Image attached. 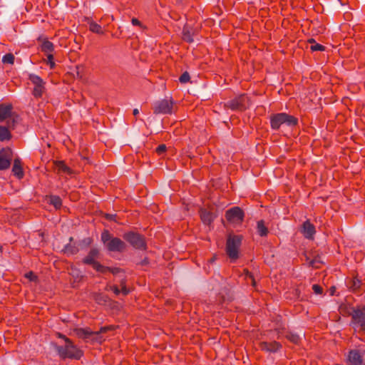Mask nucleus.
Instances as JSON below:
<instances>
[{"mask_svg": "<svg viewBox=\"0 0 365 365\" xmlns=\"http://www.w3.org/2000/svg\"><path fill=\"white\" fill-rule=\"evenodd\" d=\"M105 268H107V269H105L103 272H99L102 273V274H105L106 272L108 271V272H111L113 274H117L123 272V270L120 268H118V267H106L105 266Z\"/></svg>", "mask_w": 365, "mask_h": 365, "instance_id": "obj_33", "label": "nucleus"}, {"mask_svg": "<svg viewBox=\"0 0 365 365\" xmlns=\"http://www.w3.org/2000/svg\"><path fill=\"white\" fill-rule=\"evenodd\" d=\"M312 289L316 294H322L323 293V288L319 284H314Z\"/></svg>", "mask_w": 365, "mask_h": 365, "instance_id": "obj_38", "label": "nucleus"}, {"mask_svg": "<svg viewBox=\"0 0 365 365\" xmlns=\"http://www.w3.org/2000/svg\"><path fill=\"white\" fill-rule=\"evenodd\" d=\"M131 23L133 26H140L141 28L143 27L142 23L136 18H133L131 19Z\"/></svg>", "mask_w": 365, "mask_h": 365, "instance_id": "obj_40", "label": "nucleus"}, {"mask_svg": "<svg viewBox=\"0 0 365 365\" xmlns=\"http://www.w3.org/2000/svg\"><path fill=\"white\" fill-rule=\"evenodd\" d=\"M100 252L96 247H93L90 250L88 255L83 259L82 262L84 264L91 265L92 267L97 272H103L107 268L102 265L97 259L99 257Z\"/></svg>", "mask_w": 365, "mask_h": 365, "instance_id": "obj_7", "label": "nucleus"}, {"mask_svg": "<svg viewBox=\"0 0 365 365\" xmlns=\"http://www.w3.org/2000/svg\"><path fill=\"white\" fill-rule=\"evenodd\" d=\"M174 102L172 98L163 99L156 101L153 107V113L155 115L163 114H172Z\"/></svg>", "mask_w": 365, "mask_h": 365, "instance_id": "obj_10", "label": "nucleus"}, {"mask_svg": "<svg viewBox=\"0 0 365 365\" xmlns=\"http://www.w3.org/2000/svg\"><path fill=\"white\" fill-rule=\"evenodd\" d=\"M166 150V145L165 144H160L155 148V152L159 155H161L165 153Z\"/></svg>", "mask_w": 365, "mask_h": 365, "instance_id": "obj_36", "label": "nucleus"}, {"mask_svg": "<svg viewBox=\"0 0 365 365\" xmlns=\"http://www.w3.org/2000/svg\"><path fill=\"white\" fill-rule=\"evenodd\" d=\"M214 261H215V258H214V257H212V258H211V259H210V262H213Z\"/></svg>", "mask_w": 365, "mask_h": 365, "instance_id": "obj_50", "label": "nucleus"}, {"mask_svg": "<svg viewBox=\"0 0 365 365\" xmlns=\"http://www.w3.org/2000/svg\"><path fill=\"white\" fill-rule=\"evenodd\" d=\"M38 41H41V51L45 54L51 53L54 51V45L52 42L48 40V38H38Z\"/></svg>", "mask_w": 365, "mask_h": 365, "instance_id": "obj_20", "label": "nucleus"}, {"mask_svg": "<svg viewBox=\"0 0 365 365\" xmlns=\"http://www.w3.org/2000/svg\"><path fill=\"white\" fill-rule=\"evenodd\" d=\"M12 160V151L10 148H3L0 150V170L9 168Z\"/></svg>", "mask_w": 365, "mask_h": 365, "instance_id": "obj_14", "label": "nucleus"}, {"mask_svg": "<svg viewBox=\"0 0 365 365\" xmlns=\"http://www.w3.org/2000/svg\"><path fill=\"white\" fill-rule=\"evenodd\" d=\"M243 273H244V275H245V279H247V277H248L249 274H250L251 272H249V270H248V269H245L243 270Z\"/></svg>", "mask_w": 365, "mask_h": 365, "instance_id": "obj_45", "label": "nucleus"}, {"mask_svg": "<svg viewBox=\"0 0 365 365\" xmlns=\"http://www.w3.org/2000/svg\"><path fill=\"white\" fill-rule=\"evenodd\" d=\"M29 79L35 86L33 90V95L36 98H41L44 90V82L43 79L40 76L33 73L29 74Z\"/></svg>", "mask_w": 365, "mask_h": 365, "instance_id": "obj_13", "label": "nucleus"}, {"mask_svg": "<svg viewBox=\"0 0 365 365\" xmlns=\"http://www.w3.org/2000/svg\"><path fill=\"white\" fill-rule=\"evenodd\" d=\"M302 232L307 239H313L316 233L315 227L309 220H307L302 225Z\"/></svg>", "mask_w": 365, "mask_h": 365, "instance_id": "obj_18", "label": "nucleus"}, {"mask_svg": "<svg viewBox=\"0 0 365 365\" xmlns=\"http://www.w3.org/2000/svg\"><path fill=\"white\" fill-rule=\"evenodd\" d=\"M351 320L354 324L359 326L361 331L365 333V306L353 310Z\"/></svg>", "mask_w": 365, "mask_h": 365, "instance_id": "obj_12", "label": "nucleus"}, {"mask_svg": "<svg viewBox=\"0 0 365 365\" xmlns=\"http://www.w3.org/2000/svg\"><path fill=\"white\" fill-rule=\"evenodd\" d=\"M9 127L0 125V141L9 140L12 135L9 130Z\"/></svg>", "mask_w": 365, "mask_h": 365, "instance_id": "obj_24", "label": "nucleus"}, {"mask_svg": "<svg viewBox=\"0 0 365 365\" xmlns=\"http://www.w3.org/2000/svg\"><path fill=\"white\" fill-rule=\"evenodd\" d=\"M245 213L240 207H234L225 212V218L230 223L240 224L244 220Z\"/></svg>", "mask_w": 365, "mask_h": 365, "instance_id": "obj_11", "label": "nucleus"}, {"mask_svg": "<svg viewBox=\"0 0 365 365\" xmlns=\"http://www.w3.org/2000/svg\"><path fill=\"white\" fill-rule=\"evenodd\" d=\"M346 365H365L361 353L358 349H351L348 352Z\"/></svg>", "mask_w": 365, "mask_h": 365, "instance_id": "obj_15", "label": "nucleus"}, {"mask_svg": "<svg viewBox=\"0 0 365 365\" xmlns=\"http://www.w3.org/2000/svg\"><path fill=\"white\" fill-rule=\"evenodd\" d=\"M101 240L108 252H123L126 250L125 242L120 238L114 237L108 230L102 232Z\"/></svg>", "mask_w": 365, "mask_h": 365, "instance_id": "obj_1", "label": "nucleus"}, {"mask_svg": "<svg viewBox=\"0 0 365 365\" xmlns=\"http://www.w3.org/2000/svg\"><path fill=\"white\" fill-rule=\"evenodd\" d=\"M12 173L14 176L21 180L24 176V173L22 168L21 160L19 158H16L14 160Z\"/></svg>", "mask_w": 365, "mask_h": 365, "instance_id": "obj_19", "label": "nucleus"}, {"mask_svg": "<svg viewBox=\"0 0 365 365\" xmlns=\"http://www.w3.org/2000/svg\"><path fill=\"white\" fill-rule=\"evenodd\" d=\"M200 215L201 220L205 225H210L214 220V215L212 212L206 209H200Z\"/></svg>", "mask_w": 365, "mask_h": 365, "instance_id": "obj_21", "label": "nucleus"}, {"mask_svg": "<svg viewBox=\"0 0 365 365\" xmlns=\"http://www.w3.org/2000/svg\"><path fill=\"white\" fill-rule=\"evenodd\" d=\"M310 48L312 51H322L325 50V46H324L323 45L319 44V43H315L314 45H312Z\"/></svg>", "mask_w": 365, "mask_h": 365, "instance_id": "obj_37", "label": "nucleus"}, {"mask_svg": "<svg viewBox=\"0 0 365 365\" xmlns=\"http://www.w3.org/2000/svg\"><path fill=\"white\" fill-rule=\"evenodd\" d=\"M12 110L13 106L11 103L0 104V123L7 120L9 127L14 128L16 121L14 117Z\"/></svg>", "mask_w": 365, "mask_h": 365, "instance_id": "obj_9", "label": "nucleus"}, {"mask_svg": "<svg viewBox=\"0 0 365 365\" xmlns=\"http://www.w3.org/2000/svg\"><path fill=\"white\" fill-rule=\"evenodd\" d=\"M283 124L288 126H295L298 124V119L285 113H276L270 116V125L272 129L277 130Z\"/></svg>", "mask_w": 365, "mask_h": 365, "instance_id": "obj_3", "label": "nucleus"}, {"mask_svg": "<svg viewBox=\"0 0 365 365\" xmlns=\"http://www.w3.org/2000/svg\"><path fill=\"white\" fill-rule=\"evenodd\" d=\"M49 198L51 205H53L56 209L61 208L62 205V200L59 196L51 195Z\"/></svg>", "mask_w": 365, "mask_h": 365, "instance_id": "obj_27", "label": "nucleus"}, {"mask_svg": "<svg viewBox=\"0 0 365 365\" xmlns=\"http://www.w3.org/2000/svg\"><path fill=\"white\" fill-rule=\"evenodd\" d=\"M88 25H89V30L91 32L97 34H101V35L104 34V31H103V28L101 27V26L98 24L96 22H95L93 21H91L88 22Z\"/></svg>", "mask_w": 365, "mask_h": 365, "instance_id": "obj_26", "label": "nucleus"}, {"mask_svg": "<svg viewBox=\"0 0 365 365\" xmlns=\"http://www.w3.org/2000/svg\"><path fill=\"white\" fill-rule=\"evenodd\" d=\"M113 329V326L103 327L98 331H93L89 328H76L73 329V332L76 336L80 339L86 340L91 339V336H95V337L92 338V340L102 342L103 339L101 336H99L100 334L106 333Z\"/></svg>", "mask_w": 365, "mask_h": 365, "instance_id": "obj_5", "label": "nucleus"}, {"mask_svg": "<svg viewBox=\"0 0 365 365\" xmlns=\"http://www.w3.org/2000/svg\"><path fill=\"white\" fill-rule=\"evenodd\" d=\"M63 339L66 342V345L57 347V351L59 356L62 359H79L82 356L83 352L73 344L69 338L63 336Z\"/></svg>", "mask_w": 365, "mask_h": 365, "instance_id": "obj_2", "label": "nucleus"}, {"mask_svg": "<svg viewBox=\"0 0 365 365\" xmlns=\"http://www.w3.org/2000/svg\"><path fill=\"white\" fill-rule=\"evenodd\" d=\"M190 76L188 72H184L179 78V81L181 83H186L190 81Z\"/></svg>", "mask_w": 365, "mask_h": 365, "instance_id": "obj_34", "label": "nucleus"}, {"mask_svg": "<svg viewBox=\"0 0 365 365\" xmlns=\"http://www.w3.org/2000/svg\"><path fill=\"white\" fill-rule=\"evenodd\" d=\"M47 57L46 64L49 66L51 69H53L56 66V63L54 62V57L53 53L46 54Z\"/></svg>", "mask_w": 365, "mask_h": 365, "instance_id": "obj_31", "label": "nucleus"}, {"mask_svg": "<svg viewBox=\"0 0 365 365\" xmlns=\"http://www.w3.org/2000/svg\"><path fill=\"white\" fill-rule=\"evenodd\" d=\"M361 285V282L357 277H354L349 282V287L353 291H357Z\"/></svg>", "mask_w": 365, "mask_h": 365, "instance_id": "obj_28", "label": "nucleus"}, {"mask_svg": "<svg viewBox=\"0 0 365 365\" xmlns=\"http://www.w3.org/2000/svg\"><path fill=\"white\" fill-rule=\"evenodd\" d=\"M63 336H66L62 334H58V337L59 338L63 339Z\"/></svg>", "mask_w": 365, "mask_h": 365, "instance_id": "obj_49", "label": "nucleus"}, {"mask_svg": "<svg viewBox=\"0 0 365 365\" xmlns=\"http://www.w3.org/2000/svg\"><path fill=\"white\" fill-rule=\"evenodd\" d=\"M14 56L9 53H6L5 54L3 58H2V62L4 63H8V64H11V65H13L14 63Z\"/></svg>", "mask_w": 365, "mask_h": 365, "instance_id": "obj_30", "label": "nucleus"}, {"mask_svg": "<svg viewBox=\"0 0 365 365\" xmlns=\"http://www.w3.org/2000/svg\"><path fill=\"white\" fill-rule=\"evenodd\" d=\"M249 106V98L245 95H240L235 98L227 101L225 103V108H228L232 110H245Z\"/></svg>", "mask_w": 365, "mask_h": 365, "instance_id": "obj_8", "label": "nucleus"}, {"mask_svg": "<svg viewBox=\"0 0 365 365\" xmlns=\"http://www.w3.org/2000/svg\"><path fill=\"white\" fill-rule=\"evenodd\" d=\"M73 240V238L72 237H71L69 238L70 242H71ZM78 251H79V249H78V246L76 245V244L68 243L63 248V252L66 255H76L78 252Z\"/></svg>", "mask_w": 365, "mask_h": 365, "instance_id": "obj_23", "label": "nucleus"}, {"mask_svg": "<svg viewBox=\"0 0 365 365\" xmlns=\"http://www.w3.org/2000/svg\"><path fill=\"white\" fill-rule=\"evenodd\" d=\"M126 279L125 277L122 278L120 281V286L121 287V293L126 296L130 292L129 289L126 287Z\"/></svg>", "mask_w": 365, "mask_h": 365, "instance_id": "obj_32", "label": "nucleus"}, {"mask_svg": "<svg viewBox=\"0 0 365 365\" xmlns=\"http://www.w3.org/2000/svg\"><path fill=\"white\" fill-rule=\"evenodd\" d=\"M139 113V110L138 108H135L133 110V114L134 115H137Z\"/></svg>", "mask_w": 365, "mask_h": 365, "instance_id": "obj_47", "label": "nucleus"}, {"mask_svg": "<svg viewBox=\"0 0 365 365\" xmlns=\"http://www.w3.org/2000/svg\"><path fill=\"white\" fill-rule=\"evenodd\" d=\"M294 294L295 296H297V298H299L300 297V289L299 288L296 289L295 291H294Z\"/></svg>", "mask_w": 365, "mask_h": 365, "instance_id": "obj_46", "label": "nucleus"}, {"mask_svg": "<svg viewBox=\"0 0 365 365\" xmlns=\"http://www.w3.org/2000/svg\"><path fill=\"white\" fill-rule=\"evenodd\" d=\"M257 232L260 237H267L269 234L267 227L263 220H259L257 222Z\"/></svg>", "mask_w": 365, "mask_h": 365, "instance_id": "obj_22", "label": "nucleus"}, {"mask_svg": "<svg viewBox=\"0 0 365 365\" xmlns=\"http://www.w3.org/2000/svg\"><path fill=\"white\" fill-rule=\"evenodd\" d=\"M243 237L240 235H229L226 242V253L231 260L239 258V251Z\"/></svg>", "mask_w": 365, "mask_h": 365, "instance_id": "obj_4", "label": "nucleus"}, {"mask_svg": "<svg viewBox=\"0 0 365 365\" xmlns=\"http://www.w3.org/2000/svg\"><path fill=\"white\" fill-rule=\"evenodd\" d=\"M110 289L115 293V295H118L121 293V289H119L117 285H113L110 287Z\"/></svg>", "mask_w": 365, "mask_h": 365, "instance_id": "obj_42", "label": "nucleus"}, {"mask_svg": "<svg viewBox=\"0 0 365 365\" xmlns=\"http://www.w3.org/2000/svg\"><path fill=\"white\" fill-rule=\"evenodd\" d=\"M286 338L293 344H297L300 341V337L298 334L293 333L292 331L287 332L286 334Z\"/></svg>", "mask_w": 365, "mask_h": 365, "instance_id": "obj_29", "label": "nucleus"}, {"mask_svg": "<svg viewBox=\"0 0 365 365\" xmlns=\"http://www.w3.org/2000/svg\"><path fill=\"white\" fill-rule=\"evenodd\" d=\"M123 239L136 250H145L147 243L143 235L135 232H128L123 235Z\"/></svg>", "mask_w": 365, "mask_h": 365, "instance_id": "obj_6", "label": "nucleus"}, {"mask_svg": "<svg viewBox=\"0 0 365 365\" xmlns=\"http://www.w3.org/2000/svg\"><path fill=\"white\" fill-rule=\"evenodd\" d=\"M2 249H3L2 246L0 245V252H2Z\"/></svg>", "mask_w": 365, "mask_h": 365, "instance_id": "obj_51", "label": "nucleus"}, {"mask_svg": "<svg viewBox=\"0 0 365 365\" xmlns=\"http://www.w3.org/2000/svg\"><path fill=\"white\" fill-rule=\"evenodd\" d=\"M56 166L58 173L71 175L72 173L71 169L68 167L63 161H57Z\"/></svg>", "mask_w": 365, "mask_h": 365, "instance_id": "obj_25", "label": "nucleus"}, {"mask_svg": "<svg viewBox=\"0 0 365 365\" xmlns=\"http://www.w3.org/2000/svg\"><path fill=\"white\" fill-rule=\"evenodd\" d=\"M197 34V29L192 27L188 24H185L182 29V38L187 43L193 42V36Z\"/></svg>", "mask_w": 365, "mask_h": 365, "instance_id": "obj_17", "label": "nucleus"}, {"mask_svg": "<svg viewBox=\"0 0 365 365\" xmlns=\"http://www.w3.org/2000/svg\"><path fill=\"white\" fill-rule=\"evenodd\" d=\"M149 264V261H148V259L147 257H145L141 262H140V264L142 266H145V265H147Z\"/></svg>", "mask_w": 365, "mask_h": 365, "instance_id": "obj_44", "label": "nucleus"}, {"mask_svg": "<svg viewBox=\"0 0 365 365\" xmlns=\"http://www.w3.org/2000/svg\"><path fill=\"white\" fill-rule=\"evenodd\" d=\"M24 277L31 282H36L38 279V277L32 271L26 273Z\"/></svg>", "mask_w": 365, "mask_h": 365, "instance_id": "obj_35", "label": "nucleus"}, {"mask_svg": "<svg viewBox=\"0 0 365 365\" xmlns=\"http://www.w3.org/2000/svg\"><path fill=\"white\" fill-rule=\"evenodd\" d=\"M259 347L262 351L275 353L282 348V344L276 341L271 342L261 341L259 344Z\"/></svg>", "mask_w": 365, "mask_h": 365, "instance_id": "obj_16", "label": "nucleus"}, {"mask_svg": "<svg viewBox=\"0 0 365 365\" xmlns=\"http://www.w3.org/2000/svg\"><path fill=\"white\" fill-rule=\"evenodd\" d=\"M81 243L86 247H89L93 243V239L91 237L84 238Z\"/></svg>", "mask_w": 365, "mask_h": 365, "instance_id": "obj_39", "label": "nucleus"}, {"mask_svg": "<svg viewBox=\"0 0 365 365\" xmlns=\"http://www.w3.org/2000/svg\"><path fill=\"white\" fill-rule=\"evenodd\" d=\"M308 42L309 43H315V41H314V38H310V39L308 40Z\"/></svg>", "mask_w": 365, "mask_h": 365, "instance_id": "obj_48", "label": "nucleus"}, {"mask_svg": "<svg viewBox=\"0 0 365 365\" xmlns=\"http://www.w3.org/2000/svg\"><path fill=\"white\" fill-rule=\"evenodd\" d=\"M105 217L108 220L115 221L116 215L106 214Z\"/></svg>", "mask_w": 365, "mask_h": 365, "instance_id": "obj_43", "label": "nucleus"}, {"mask_svg": "<svg viewBox=\"0 0 365 365\" xmlns=\"http://www.w3.org/2000/svg\"><path fill=\"white\" fill-rule=\"evenodd\" d=\"M247 279L251 280V284L252 287L256 286V281H255V277L252 272L250 274H249V275L247 277Z\"/></svg>", "mask_w": 365, "mask_h": 365, "instance_id": "obj_41", "label": "nucleus"}]
</instances>
